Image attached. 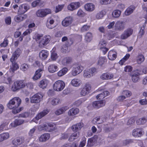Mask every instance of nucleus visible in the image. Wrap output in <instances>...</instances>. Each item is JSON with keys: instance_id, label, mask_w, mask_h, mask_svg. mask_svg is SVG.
<instances>
[{"instance_id": "17", "label": "nucleus", "mask_w": 147, "mask_h": 147, "mask_svg": "<svg viewBox=\"0 0 147 147\" xmlns=\"http://www.w3.org/2000/svg\"><path fill=\"white\" fill-rule=\"evenodd\" d=\"M105 102L102 100L96 101L93 102L92 105L96 108L103 107L105 105Z\"/></svg>"}, {"instance_id": "47", "label": "nucleus", "mask_w": 147, "mask_h": 147, "mask_svg": "<svg viewBox=\"0 0 147 147\" xmlns=\"http://www.w3.org/2000/svg\"><path fill=\"white\" fill-rule=\"evenodd\" d=\"M23 109V107H21L20 108L17 107V108H16L15 109H13L12 110V112L13 113L15 114L18 113L22 111Z\"/></svg>"}, {"instance_id": "45", "label": "nucleus", "mask_w": 147, "mask_h": 147, "mask_svg": "<svg viewBox=\"0 0 147 147\" xmlns=\"http://www.w3.org/2000/svg\"><path fill=\"white\" fill-rule=\"evenodd\" d=\"M104 11H101L98 13L96 15V18L97 19H100L104 15Z\"/></svg>"}, {"instance_id": "13", "label": "nucleus", "mask_w": 147, "mask_h": 147, "mask_svg": "<svg viewBox=\"0 0 147 147\" xmlns=\"http://www.w3.org/2000/svg\"><path fill=\"white\" fill-rule=\"evenodd\" d=\"M45 130L47 131H51L55 130L56 126L52 123H49L44 124Z\"/></svg>"}, {"instance_id": "34", "label": "nucleus", "mask_w": 147, "mask_h": 147, "mask_svg": "<svg viewBox=\"0 0 147 147\" xmlns=\"http://www.w3.org/2000/svg\"><path fill=\"white\" fill-rule=\"evenodd\" d=\"M24 8V10H23V12H25L29 8V5L26 4H24L21 5L19 7V11H22Z\"/></svg>"}, {"instance_id": "39", "label": "nucleus", "mask_w": 147, "mask_h": 147, "mask_svg": "<svg viewBox=\"0 0 147 147\" xmlns=\"http://www.w3.org/2000/svg\"><path fill=\"white\" fill-rule=\"evenodd\" d=\"M68 69L67 68L65 67L59 71L57 73L59 76H61L65 74L67 72Z\"/></svg>"}, {"instance_id": "50", "label": "nucleus", "mask_w": 147, "mask_h": 147, "mask_svg": "<svg viewBox=\"0 0 147 147\" xmlns=\"http://www.w3.org/2000/svg\"><path fill=\"white\" fill-rule=\"evenodd\" d=\"M77 15L79 17H82L85 15V13L81 9H79L77 12Z\"/></svg>"}, {"instance_id": "61", "label": "nucleus", "mask_w": 147, "mask_h": 147, "mask_svg": "<svg viewBox=\"0 0 147 147\" xmlns=\"http://www.w3.org/2000/svg\"><path fill=\"white\" fill-rule=\"evenodd\" d=\"M123 94L127 97H129L131 95V92L128 90H125L123 92Z\"/></svg>"}, {"instance_id": "57", "label": "nucleus", "mask_w": 147, "mask_h": 147, "mask_svg": "<svg viewBox=\"0 0 147 147\" xmlns=\"http://www.w3.org/2000/svg\"><path fill=\"white\" fill-rule=\"evenodd\" d=\"M63 5H58V6H56L55 10V12L57 13L61 11L63 8Z\"/></svg>"}, {"instance_id": "15", "label": "nucleus", "mask_w": 147, "mask_h": 147, "mask_svg": "<svg viewBox=\"0 0 147 147\" xmlns=\"http://www.w3.org/2000/svg\"><path fill=\"white\" fill-rule=\"evenodd\" d=\"M73 21L72 18L71 16L66 17L62 21V24L63 26L67 27L70 25Z\"/></svg>"}, {"instance_id": "37", "label": "nucleus", "mask_w": 147, "mask_h": 147, "mask_svg": "<svg viewBox=\"0 0 147 147\" xmlns=\"http://www.w3.org/2000/svg\"><path fill=\"white\" fill-rule=\"evenodd\" d=\"M145 59V58L143 55H138L137 57V61L138 64H141L143 62Z\"/></svg>"}, {"instance_id": "60", "label": "nucleus", "mask_w": 147, "mask_h": 147, "mask_svg": "<svg viewBox=\"0 0 147 147\" xmlns=\"http://www.w3.org/2000/svg\"><path fill=\"white\" fill-rule=\"evenodd\" d=\"M17 145H19L23 143L24 142V138H18L16 139Z\"/></svg>"}, {"instance_id": "56", "label": "nucleus", "mask_w": 147, "mask_h": 147, "mask_svg": "<svg viewBox=\"0 0 147 147\" xmlns=\"http://www.w3.org/2000/svg\"><path fill=\"white\" fill-rule=\"evenodd\" d=\"M135 121V120L133 118H131L128 121L127 123V125H131L133 124Z\"/></svg>"}, {"instance_id": "36", "label": "nucleus", "mask_w": 147, "mask_h": 147, "mask_svg": "<svg viewBox=\"0 0 147 147\" xmlns=\"http://www.w3.org/2000/svg\"><path fill=\"white\" fill-rule=\"evenodd\" d=\"M121 11L119 10H114L112 13V15L114 18H118L120 15Z\"/></svg>"}, {"instance_id": "8", "label": "nucleus", "mask_w": 147, "mask_h": 147, "mask_svg": "<svg viewBox=\"0 0 147 147\" xmlns=\"http://www.w3.org/2000/svg\"><path fill=\"white\" fill-rule=\"evenodd\" d=\"M96 72V69L94 68H91L88 70L84 71L83 74L84 77L89 78L93 76Z\"/></svg>"}, {"instance_id": "58", "label": "nucleus", "mask_w": 147, "mask_h": 147, "mask_svg": "<svg viewBox=\"0 0 147 147\" xmlns=\"http://www.w3.org/2000/svg\"><path fill=\"white\" fill-rule=\"evenodd\" d=\"M30 115V113L28 112H25L19 115V117L23 118H27Z\"/></svg>"}, {"instance_id": "25", "label": "nucleus", "mask_w": 147, "mask_h": 147, "mask_svg": "<svg viewBox=\"0 0 147 147\" xmlns=\"http://www.w3.org/2000/svg\"><path fill=\"white\" fill-rule=\"evenodd\" d=\"M79 132H74L71 134L69 138L70 142L73 141L77 139L79 137Z\"/></svg>"}, {"instance_id": "19", "label": "nucleus", "mask_w": 147, "mask_h": 147, "mask_svg": "<svg viewBox=\"0 0 147 147\" xmlns=\"http://www.w3.org/2000/svg\"><path fill=\"white\" fill-rule=\"evenodd\" d=\"M69 109L67 106H65L57 109L55 112V114L57 115H59L64 113L65 112Z\"/></svg>"}, {"instance_id": "40", "label": "nucleus", "mask_w": 147, "mask_h": 147, "mask_svg": "<svg viewBox=\"0 0 147 147\" xmlns=\"http://www.w3.org/2000/svg\"><path fill=\"white\" fill-rule=\"evenodd\" d=\"M130 55L127 54L119 62V63L121 65H123V63L126 61L129 57Z\"/></svg>"}, {"instance_id": "16", "label": "nucleus", "mask_w": 147, "mask_h": 147, "mask_svg": "<svg viewBox=\"0 0 147 147\" xmlns=\"http://www.w3.org/2000/svg\"><path fill=\"white\" fill-rule=\"evenodd\" d=\"M49 112V110L48 109H44L38 113L35 118L37 120H38L47 115Z\"/></svg>"}, {"instance_id": "31", "label": "nucleus", "mask_w": 147, "mask_h": 147, "mask_svg": "<svg viewBox=\"0 0 147 147\" xmlns=\"http://www.w3.org/2000/svg\"><path fill=\"white\" fill-rule=\"evenodd\" d=\"M48 83V81L46 79H43L40 81L39 86L42 89L45 88L47 86Z\"/></svg>"}, {"instance_id": "2", "label": "nucleus", "mask_w": 147, "mask_h": 147, "mask_svg": "<svg viewBox=\"0 0 147 147\" xmlns=\"http://www.w3.org/2000/svg\"><path fill=\"white\" fill-rule=\"evenodd\" d=\"M27 84L23 80L17 81L12 84L11 90L13 92H16L24 88Z\"/></svg>"}, {"instance_id": "48", "label": "nucleus", "mask_w": 147, "mask_h": 147, "mask_svg": "<svg viewBox=\"0 0 147 147\" xmlns=\"http://www.w3.org/2000/svg\"><path fill=\"white\" fill-rule=\"evenodd\" d=\"M106 44V42L104 40L102 39L100 41L98 44V46L100 49L103 47Z\"/></svg>"}, {"instance_id": "54", "label": "nucleus", "mask_w": 147, "mask_h": 147, "mask_svg": "<svg viewBox=\"0 0 147 147\" xmlns=\"http://www.w3.org/2000/svg\"><path fill=\"white\" fill-rule=\"evenodd\" d=\"M90 27L89 26L87 25H84L81 28V31L82 32L86 31L89 29Z\"/></svg>"}, {"instance_id": "18", "label": "nucleus", "mask_w": 147, "mask_h": 147, "mask_svg": "<svg viewBox=\"0 0 147 147\" xmlns=\"http://www.w3.org/2000/svg\"><path fill=\"white\" fill-rule=\"evenodd\" d=\"M84 7L86 11L92 12L95 9V7L93 3H89L86 4L84 6Z\"/></svg>"}, {"instance_id": "32", "label": "nucleus", "mask_w": 147, "mask_h": 147, "mask_svg": "<svg viewBox=\"0 0 147 147\" xmlns=\"http://www.w3.org/2000/svg\"><path fill=\"white\" fill-rule=\"evenodd\" d=\"M135 7L134 6H130L128 7L125 12V14L126 16H129L131 13L135 9Z\"/></svg>"}, {"instance_id": "9", "label": "nucleus", "mask_w": 147, "mask_h": 147, "mask_svg": "<svg viewBox=\"0 0 147 147\" xmlns=\"http://www.w3.org/2000/svg\"><path fill=\"white\" fill-rule=\"evenodd\" d=\"M51 38L50 36L49 35L42 37L39 42V47H42L46 45L50 41Z\"/></svg>"}, {"instance_id": "64", "label": "nucleus", "mask_w": 147, "mask_h": 147, "mask_svg": "<svg viewBox=\"0 0 147 147\" xmlns=\"http://www.w3.org/2000/svg\"><path fill=\"white\" fill-rule=\"evenodd\" d=\"M5 21L7 25H10L11 23V18L10 16L5 18Z\"/></svg>"}, {"instance_id": "46", "label": "nucleus", "mask_w": 147, "mask_h": 147, "mask_svg": "<svg viewBox=\"0 0 147 147\" xmlns=\"http://www.w3.org/2000/svg\"><path fill=\"white\" fill-rule=\"evenodd\" d=\"M29 68V66L26 64H24L22 65L21 66L20 69L23 71H25Z\"/></svg>"}, {"instance_id": "24", "label": "nucleus", "mask_w": 147, "mask_h": 147, "mask_svg": "<svg viewBox=\"0 0 147 147\" xmlns=\"http://www.w3.org/2000/svg\"><path fill=\"white\" fill-rule=\"evenodd\" d=\"M50 138V134L49 133H45L42 135L39 138V141L40 142H45Z\"/></svg>"}, {"instance_id": "6", "label": "nucleus", "mask_w": 147, "mask_h": 147, "mask_svg": "<svg viewBox=\"0 0 147 147\" xmlns=\"http://www.w3.org/2000/svg\"><path fill=\"white\" fill-rule=\"evenodd\" d=\"M43 96L42 94L38 93L30 98V102L32 103H39L42 100Z\"/></svg>"}, {"instance_id": "27", "label": "nucleus", "mask_w": 147, "mask_h": 147, "mask_svg": "<svg viewBox=\"0 0 147 147\" xmlns=\"http://www.w3.org/2000/svg\"><path fill=\"white\" fill-rule=\"evenodd\" d=\"M113 77V74L105 73L103 74L101 76V79L103 80H109L112 78Z\"/></svg>"}, {"instance_id": "28", "label": "nucleus", "mask_w": 147, "mask_h": 147, "mask_svg": "<svg viewBox=\"0 0 147 147\" xmlns=\"http://www.w3.org/2000/svg\"><path fill=\"white\" fill-rule=\"evenodd\" d=\"M108 57L109 59L111 60H114L117 57L116 53L113 51H109L108 55Z\"/></svg>"}, {"instance_id": "11", "label": "nucleus", "mask_w": 147, "mask_h": 147, "mask_svg": "<svg viewBox=\"0 0 147 147\" xmlns=\"http://www.w3.org/2000/svg\"><path fill=\"white\" fill-rule=\"evenodd\" d=\"M16 60H12L11 59L10 60L11 62L12 63V65L10 66L9 72L12 74H13L15 71L17 70L19 68V65L15 62Z\"/></svg>"}, {"instance_id": "52", "label": "nucleus", "mask_w": 147, "mask_h": 147, "mask_svg": "<svg viewBox=\"0 0 147 147\" xmlns=\"http://www.w3.org/2000/svg\"><path fill=\"white\" fill-rule=\"evenodd\" d=\"M111 0H100V3L102 5L109 4L111 2Z\"/></svg>"}, {"instance_id": "63", "label": "nucleus", "mask_w": 147, "mask_h": 147, "mask_svg": "<svg viewBox=\"0 0 147 147\" xmlns=\"http://www.w3.org/2000/svg\"><path fill=\"white\" fill-rule=\"evenodd\" d=\"M67 9L68 10L70 11H73L76 9L74 5L73 4H72V3H71L68 5Z\"/></svg>"}, {"instance_id": "53", "label": "nucleus", "mask_w": 147, "mask_h": 147, "mask_svg": "<svg viewBox=\"0 0 147 147\" xmlns=\"http://www.w3.org/2000/svg\"><path fill=\"white\" fill-rule=\"evenodd\" d=\"M133 142V140L131 139L126 140L123 141V144L124 146H126Z\"/></svg>"}, {"instance_id": "33", "label": "nucleus", "mask_w": 147, "mask_h": 147, "mask_svg": "<svg viewBox=\"0 0 147 147\" xmlns=\"http://www.w3.org/2000/svg\"><path fill=\"white\" fill-rule=\"evenodd\" d=\"M42 71V69H38L36 71L35 75L33 77V79L34 80H36L40 78L41 76V74L40 72Z\"/></svg>"}, {"instance_id": "22", "label": "nucleus", "mask_w": 147, "mask_h": 147, "mask_svg": "<svg viewBox=\"0 0 147 147\" xmlns=\"http://www.w3.org/2000/svg\"><path fill=\"white\" fill-rule=\"evenodd\" d=\"M27 17V15L26 14L18 15L15 16V19L17 22H20L25 20Z\"/></svg>"}, {"instance_id": "30", "label": "nucleus", "mask_w": 147, "mask_h": 147, "mask_svg": "<svg viewBox=\"0 0 147 147\" xmlns=\"http://www.w3.org/2000/svg\"><path fill=\"white\" fill-rule=\"evenodd\" d=\"M147 121V117H144L142 118L138 119L136 123L138 125H142L145 124Z\"/></svg>"}, {"instance_id": "3", "label": "nucleus", "mask_w": 147, "mask_h": 147, "mask_svg": "<svg viewBox=\"0 0 147 147\" xmlns=\"http://www.w3.org/2000/svg\"><path fill=\"white\" fill-rule=\"evenodd\" d=\"M65 86V83L63 81L59 80L56 81L54 84L53 87L55 90L60 91L64 89Z\"/></svg>"}, {"instance_id": "20", "label": "nucleus", "mask_w": 147, "mask_h": 147, "mask_svg": "<svg viewBox=\"0 0 147 147\" xmlns=\"http://www.w3.org/2000/svg\"><path fill=\"white\" fill-rule=\"evenodd\" d=\"M82 83V82L79 79L76 78L72 79L71 82L72 85L75 87H78L80 86Z\"/></svg>"}, {"instance_id": "5", "label": "nucleus", "mask_w": 147, "mask_h": 147, "mask_svg": "<svg viewBox=\"0 0 147 147\" xmlns=\"http://www.w3.org/2000/svg\"><path fill=\"white\" fill-rule=\"evenodd\" d=\"M51 13V10L49 9H42L37 11L36 14L38 17L43 18L48 14Z\"/></svg>"}, {"instance_id": "1", "label": "nucleus", "mask_w": 147, "mask_h": 147, "mask_svg": "<svg viewBox=\"0 0 147 147\" xmlns=\"http://www.w3.org/2000/svg\"><path fill=\"white\" fill-rule=\"evenodd\" d=\"M21 101V99L19 98L14 97L9 101L7 107L10 109H15L19 106Z\"/></svg>"}, {"instance_id": "59", "label": "nucleus", "mask_w": 147, "mask_h": 147, "mask_svg": "<svg viewBox=\"0 0 147 147\" xmlns=\"http://www.w3.org/2000/svg\"><path fill=\"white\" fill-rule=\"evenodd\" d=\"M49 22L50 25H49V24L47 25V26L48 28H49V29H51L53 28L55 26H52L51 25H52L54 23V20H53L52 19L50 20Z\"/></svg>"}, {"instance_id": "38", "label": "nucleus", "mask_w": 147, "mask_h": 147, "mask_svg": "<svg viewBox=\"0 0 147 147\" xmlns=\"http://www.w3.org/2000/svg\"><path fill=\"white\" fill-rule=\"evenodd\" d=\"M92 34L90 32H87L85 36V40L87 42H90L92 40Z\"/></svg>"}, {"instance_id": "49", "label": "nucleus", "mask_w": 147, "mask_h": 147, "mask_svg": "<svg viewBox=\"0 0 147 147\" xmlns=\"http://www.w3.org/2000/svg\"><path fill=\"white\" fill-rule=\"evenodd\" d=\"M8 40L7 39H5L3 42L0 44V46L1 47H5L8 44Z\"/></svg>"}, {"instance_id": "51", "label": "nucleus", "mask_w": 147, "mask_h": 147, "mask_svg": "<svg viewBox=\"0 0 147 147\" xmlns=\"http://www.w3.org/2000/svg\"><path fill=\"white\" fill-rule=\"evenodd\" d=\"M72 61V59L70 57H67L65 58L63 60V62L66 63V64L70 63Z\"/></svg>"}, {"instance_id": "29", "label": "nucleus", "mask_w": 147, "mask_h": 147, "mask_svg": "<svg viewBox=\"0 0 147 147\" xmlns=\"http://www.w3.org/2000/svg\"><path fill=\"white\" fill-rule=\"evenodd\" d=\"M79 109L77 108H73L70 109L68 112L69 116H74L79 112Z\"/></svg>"}, {"instance_id": "10", "label": "nucleus", "mask_w": 147, "mask_h": 147, "mask_svg": "<svg viewBox=\"0 0 147 147\" xmlns=\"http://www.w3.org/2000/svg\"><path fill=\"white\" fill-rule=\"evenodd\" d=\"M140 74L138 71H133L130 75L131 77V80L134 82H137L140 79Z\"/></svg>"}, {"instance_id": "55", "label": "nucleus", "mask_w": 147, "mask_h": 147, "mask_svg": "<svg viewBox=\"0 0 147 147\" xmlns=\"http://www.w3.org/2000/svg\"><path fill=\"white\" fill-rule=\"evenodd\" d=\"M59 101L58 98H54L51 101V104L53 105H55L58 104Z\"/></svg>"}, {"instance_id": "35", "label": "nucleus", "mask_w": 147, "mask_h": 147, "mask_svg": "<svg viewBox=\"0 0 147 147\" xmlns=\"http://www.w3.org/2000/svg\"><path fill=\"white\" fill-rule=\"evenodd\" d=\"M57 67L55 65L52 64L50 65L48 67V70L50 72L54 73L57 70Z\"/></svg>"}, {"instance_id": "62", "label": "nucleus", "mask_w": 147, "mask_h": 147, "mask_svg": "<svg viewBox=\"0 0 147 147\" xmlns=\"http://www.w3.org/2000/svg\"><path fill=\"white\" fill-rule=\"evenodd\" d=\"M57 58V53L55 52H53L51 53V58L53 60H55Z\"/></svg>"}, {"instance_id": "44", "label": "nucleus", "mask_w": 147, "mask_h": 147, "mask_svg": "<svg viewBox=\"0 0 147 147\" xmlns=\"http://www.w3.org/2000/svg\"><path fill=\"white\" fill-rule=\"evenodd\" d=\"M24 121L22 119H16L14 121V124L16 126L19 125L24 123Z\"/></svg>"}, {"instance_id": "41", "label": "nucleus", "mask_w": 147, "mask_h": 147, "mask_svg": "<svg viewBox=\"0 0 147 147\" xmlns=\"http://www.w3.org/2000/svg\"><path fill=\"white\" fill-rule=\"evenodd\" d=\"M9 134L8 133H4L0 135V137L1 139V141L6 139L8 138L9 137Z\"/></svg>"}, {"instance_id": "23", "label": "nucleus", "mask_w": 147, "mask_h": 147, "mask_svg": "<svg viewBox=\"0 0 147 147\" xmlns=\"http://www.w3.org/2000/svg\"><path fill=\"white\" fill-rule=\"evenodd\" d=\"M20 50L19 48H18L13 53L10 59L11 60H16L20 55Z\"/></svg>"}, {"instance_id": "14", "label": "nucleus", "mask_w": 147, "mask_h": 147, "mask_svg": "<svg viewBox=\"0 0 147 147\" xmlns=\"http://www.w3.org/2000/svg\"><path fill=\"white\" fill-rule=\"evenodd\" d=\"M125 28V24L123 22L117 21L115 24V29L117 30L121 31L123 30Z\"/></svg>"}, {"instance_id": "7", "label": "nucleus", "mask_w": 147, "mask_h": 147, "mask_svg": "<svg viewBox=\"0 0 147 147\" xmlns=\"http://www.w3.org/2000/svg\"><path fill=\"white\" fill-rule=\"evenodd\" d=\"M91 88L90 84L88 83H86L80 92V95L83 96L88 94L90 92Z\"/></svg>"}, {"instance_id": "42", "label": "nucleus", "mask_w": 147, "mask_h": 147, "mask_svg": "<svg viewBox=\"0 0 147 147\" xmlns=\"http://www.w3.org/2000/svg\"><path fill=\"white\" fill-rule=\"evenodd\" d=\"M106 61V60L105 57H100L98 61V63L100 65L102 66Z\"/></svg>"}, {"instance_id": "12", "label": "nucleus", "mask_w": 147, "mask_h": 147, "mask_svg": "<svg viewBox=\"0 0 147 147\" xmlns=\"http://www.w3.org/2000/svg\"><path fill=\"white\" fill-rule=\"evenodd\" d=\"M133 32V30L131 28H129L125 30L121 36V38L125 39L131 35Z\"/></svg>"}, {"instance_id": "43", "label": "nucleus", "mask_w": 147, "mask_h": 147, "mask_svg": "<svg viewBox=\"0 0 147 147\" xmlns=\"http://www.w3.org/2000/svg\"><path fill=\"white\" fill-rule=\"evenodd\" d=\"M100 119V118L99 117H96L93 119L92 122L94 123H96L100 124L102 123L103 122V121H99Z\"/></svg>"}, {"instance_id": "26", "label": "nucleus", "mask_w": 147, "mask_h": 147, "mask_svg": "<svg viewBox=\"0 0 147 147\" xmlns=\"http://www.w3.org/2000/svg\"><path fill=\"white\" fill-rule=\"evenodd\" d=\"M49 53L47 50H42L39 53V57L42 60H45L48 56Z\"/></svg>"}, {"instance_id": "21", "label": "nucleus", "mask_w": 147, "mask_h": 147, "mask_svg": "<svg viewBox=\"0 0 147 147\" xmlns=\"http://www.w3.org/2000/svg\"><path fill=\"white\" fill-rule=\"evenodd\" d=\"M82 125L81 123H79L74 125L71 127V129L73 131L79 132L78 131L80 130Z\"/></svg>"}, {"instance_id": "4", "label": "nucleus", "mask_w": 147, "mask_h": 147, "mask_svg": "<svg viewBox=\"0 0 147 147\" xmlns=\"http://www.w3.org/2000/svg\"><path fill=\"white\" fill-rule=\"evenodd\" d=\"M83 69L84 67L78 64L74 65L73 66L71 74L73 76H76L82 72Z\"/></svg>"}]
</instances>
